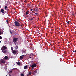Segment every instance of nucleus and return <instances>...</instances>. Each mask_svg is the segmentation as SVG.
Wrapping results in <instances>:
<instances>
[{
  "mask_svg": "<svg viewBox=\"0 0 76 76\" xmlns=\"http://www.w3.org/2000/svg\"><path fill=\"white\" fill-rule=\"evenodd\" d=\"M1 34H2L1 32V31H0V35H1Z\"/></svg>",
  "mask_w": 76,
  "mask_h": 76,
  "instance_id": "nucleus-32",
  "label": "nucleus"
},
{
  "mask_svg": "<svg viewBox=\"0 0 76 76\" xmlns=\"http://www.w3.org/2000/svg\"><path fill=\"white\" fill-rule=\"evenodd\" d=\"M12 53L14 55H15V54H16V51L15 50H13L12 51Z\"/></svg>",
  "mask_w": 76,
  "mask_h": 76,
  "instance_id": "nucleus-5",
  "label": "nucleus"
},
{
  "mask_svg": "<svg viewBox=\"0 0 76 76\" xmlns=\"http://www.w3.org/2000/svg\"><path fill=\"white\" fill-rule=\"evenodd\" d=\"M67 23H68V24H69V23H70V21H68L67 22Z\"/></svg>",
  "mask_w": 76,
  "mask_h": 76,
  "instance_id": "nucleus-21",
  "label": "nucleus"
},
{
  "mask_svg": "<svg viewBox=\"0 0 76 76\" xmlns=\"http://www.w3.org/2000/svg\"><path fill=\"white\" fill-rule=\"evenodd\" d=\"M31 73L32 74H34V72H32Z\"/></svg>",
  "mask_w": 76,
  "mask_h": 76,
  "instance_id": "nucleus-31",
  "label": "nucleus"
},
{
  "mask_svg": "<svg viewBox=\"0 0 76 76\" xmlns=\"http://www.w3.org/2000/svg\"><path fill=\"white\" fill-rule=\"evenodd\" d=\"M12 71H10L9 72L10 73H12Z\"/></svg>",
  "mask_w": 76,
  "mask_h": 76,
  "instance_id": "nucleus-24",
  "label": "nucleus"
},
{
  "mask_svg": "<svg viewBox=\"0 0 76 76\" xmlns=\"http://www.w3.org/2000/svg\"><path fill=\"white\" fill-rule=\"evenodd\" d=\"M4 58L5 60H6V59H7L8 58V57L7 56H6L4 57Z\"/></svg>",
  "mask_w": 76,
  "mask_h": 76,
  "instance_id": "nucleus-13",
  "label": "nucleus"
},
{
  "mask_svg": "<svg viewBox=\"0 0 76 76\" xmlns=\"http://www.w3.org/2000/svg\"><path fill=\"white\" fill-rule=\"evenodd\" d=\"M4 10L3 9H1V12L2 14H4Z\"/></svg>",
  "mask_w": 76,
  "mask_h": 76,
  "instance_id": "nucleus-9",
  "label": "nucleus"
},
{
  "mask_svg": "<svg viewBox=\"0 0 76 76\" xmlns=\"http://www.w3.org/2000/svg\"><path fill=\"white\" fill-rule=\"evenodd\" d=\"M33 9H31V11H32V10H33Z\"/></svg>",
  "mask_w": 76,
  "mask_h": 76,
  "instance_id": "nucleus-30",
  "label": "nucleus"
},
{
  "mask_svg": "<svg viewBox=\"0 0 76 76\" xmlns=\"http://www.w3.org/2000/svg\"><path fill=\"white\" fill-rule=\"evenodd\" d=\"M34 19V17L32 18H31L30 19V20H31V21H32V20L33 19Z\"/></svg>",
  "mask_w": 76,
  "mask_h": 76,
  "instance_id": "nucleus-16",
  "label": "nucleus"
},
{
  "mask_svg": "<svg viewBox=\"0 0 76 76\" xmlns=\"http://www.w3.org/2000/svg\"><path fill=\"white\" fill-rule=\"evenodd\" d=\"M30 57V58H31V57Z\"/></svg>",
  "mask_w": 76,
  "mask_h": 76,
  "instance_id": "nucleus-38",
  "label": "nucleus"
},
{
  "mask_svg": "<svg viewBox=\"0 0 76 76\" xmlns=\"http://www.w3.org/2000/svg\"><path fill=\"white\" fill-rule=\"evenodd\" d=\"M17 64L18 65V66H20V62H18L17 63Z\"/></svg>",
  "mask_w": 76,
  "mask_h": 76,
  "instance_id": "nucleus-11",
  "label": "nucleus"
},
{
  "mask_svg": "<svg viewBox=\"0 0 76 76\" xmlns=\"http://www.w3.org/2000/svg\"><path fill=\"white\" fill-rule=\"evenodd\" d=\"M0 61L2 63L4 64L5 63V61L4 60L1 59L0 60Z\"/></svg>",
  "mask_w": 76,
  "mask_h": 76,
  "instance_id": "nucleus-7",
  "label": "nucleus"
},
{
  "mask_svg": "<svg viewBox=\"0 0 76 76\" xmlns=\"http://www.w3.org/2000/svg\"><path fill=\"white\" fill-rule=\"evenodd\" d=\"M9 75L10 76H11V75H10V74H9Z\"/></svg>",
  "mask_w": 76,
  "mask_h": 76,
  "instance_id": "nucleus-33",
  "label": "nucleus"
},
{
  "mask_svg": "<svg viewBox=\"0 0 76 76\" xmlns=\"http://www.w3.org/2000/svg\"><path fill=\"white\" fill-rule=\"evenodd\" d=\"M14 69V70H15V69Z\"/></svg>",
  "mask_w": 76,
  "mask_h": 76,
  "instance_id": "nucleus-37",
  "label": "nucleus"
},
{
  "mask_svg": "<svg viewBox=\"0 0 76 76\" xmlns=\"http://www.w3.org/2000/svg\"><path fill=\"white\" fill-rule=\"evenodd\" d=\"M35 15H36V16H37V15H38V13H36Z\"/></svg>",
  "mask_w": 76,
  "mask_h": 76,
  "instance_id": "nucleus-28",
  "label": "nucleus"
},
{
  "mask_svg": "<svg viewBox=\"0 0 76 76\" xmlns=\"http://www.w3.org/2000/svg\"><path fill=\"white\" fill-rule=\"evenodd\" d=\"M34 11H35V12H38V9L37 7L35 8L34 9Z\"/></svg>",
  "mask_w": 76,
  "mask_h": 76,
  "instance_id": "nucleus-10",
  "label": "nucleus"
},
{
  "mask_svg": "<svg viewBox=\"0 0 76 76\" xmlns=\"http://www.w3.org/2000/svg\"><path fill=\"white\" fill-rule=\"evenodd\" d=\"M27 76H29V74H27Z\"/></svg>",
  "mask_w": 76,
  "mask_h": 76,
  "instance_id": "nucleus-34",
  "label": "nucleus"
},
{
  "mask_svg": "<svg viewBox=\"0 0 76 76\" xmlns=\"http://www.w3.org/2000/svg\"><path fill=\"white\" fill-rule=\"evenodd\" d=\"M6 22H7V23H8V22H9V20H6Z\"/></svg>",
  "mask_w": 76,
  "mask_h": 76,
  "instance_id": "nucleus-25",
  "label": "nucleus"
},
{
  "mask_svg": "<svg viewBox=\"0 0 76 76\" xmlns=\"http://www.w3.org/2000/svg\"><path fill=\"white\" fill-rule=\"evenodd\" d=\"M18 38H14L13 39V42L14 43H16V41H18Z\"/></svg>",
  "mask_w": 76,
  "mask_h": 76,
  "instance_id": "nucleus-2",
  "label": "nucleus"
},
{
  "mask_svg": "<svg viewBox=\"0 0 76 76\" xmlns=\"http://www.w3.org/2000/svg\"><path fill=\"white\" fill-rule=\"evenodd\" d=\"M15 48H16V49H18V46H16L15 47Z\"/></svg>",
  "mask_w": 76,
  "mask_h": 76,
  "instance_id": "nucleus-27",
  "label": "nucleus"
},
{
  "mask_svg": "<svg viewBox=\"0 0 76 76\" xmlns=\"http://www.w3.org/2000/svg\"><path fill=\"white\" fill-rule=\"evenodd\" d=\"M24 2H25L26 3H27V1H26V0H25V1H24Z\"/></svg>",
  "mask_w": 76,
  "mask_h": 76,
  "instance_id": "nucleus-29",
  "label": "nucleus"
},
{
  "mask_svg": "<svg viewBox=\"0 0 76 76\" xmlns=\"http://www.w3.org/2000/svg\"><path fill=\"white\" fill-rule=\"evenodd\" d=\"M25 57L24 55H22L20 56V60H23V57Z\"/></svg>",
  "mask_w": 76,
  "mask_h": 76,
  "instance_id": "nucleus-8",
  "label": "nucleus"
},
{
  "mask_svg": "<svg viewBox=\"0 0 76 76\" xmlns=\"http://www.w3.org/2000/svg\"><path fill=\"white\" fill-rule=\"evenodd\" d=\"M0 39H2V37L1 36H0Z\"/></svg>",
  "mask_w": 76,
  "mask_h": 76,
  "instance_id": "nucleus-23",
  "label": "nucleus"
},
{
  "mask_svg": "<svg viewBox=\"0 0 76 76\" xmlns=\"http://www.w3.org/2000/svg\"><path fill=\"white\" fill-rule=\"evenodd\" d=\"M11 50H13V47H11Z\"/></svg>",
  "mask_w": 76,
  "mask_h": 76,
  "instance_id": "nucleus-17",
  "label": "nucleus"
},
{
  "mask_svg": "<svg viewBox=\"0 0 76 76\" xmlns=\"http://www.w3.org/2000/svg\"><path fill=\"white\" fill-rule=\"evenodd\" d=\"M34 73H37V71L35 70L34 71Z\"/></svg>",
  "mask_w": 76,
  "mask_h": 76,
  "instance_id": "nucleus-20",
  "label": "nucleus"
},
{
  "mask_svg": "<svg viewBox=\"0 0 76 76\" xmlns=\"http://www.w3.org/2000/svg\"><path fill=\"white\" fill-rule=\"evenodd\" d=\"M27 7L28 8H31V5H30V4H27Z\"/></svg>",
  "mask_w": 76,
  "mask_h": 76,
  "instance_id": "nucleus-12",
  "label": "nucleus"
},
{
  "mask_svg": "<svg viewBox=\"0 0 76 76\" xmlns=\"http://www.w3.org/2000/svg\"><path fill=\"white\" fill-rule=\"evenodd\" d=\"M1 41H0V43H1Z\"/></svg>",
  "mask_w": 76,
  "mask_h": 76,
  "instance_id": "nucleus-35",
  "label": "nucleus"
},
{
  "mask_svg": "<svg viewBox=\"0 0 76 76\" xmlns=\"http://www.w3.org/2000/svg\"><path fill=\"white\" fill-rule=\"evenodd\" d=\"M31 74H32V73L31 72H29V75H31Z\"/></svg>",
  "mask_w": 76,
  "mask_h": 76,
  "instance_id": "nucleus-22",
  "label": "nucleus"
},
{
  "mask_svg": "<svg viewBox=\"0 0 76 76\" xmlns=\"http://www.w3.org/2000/svg\"><path fill=\"white\" fill-rule=\"evenodd\" d=\"M31 67L32 68V69H34V67H37V64L35 63H34L31 66Z\"/></svg>",
  "mask_w": 76,
  "mask_h": 76,
  "instance_id": "nucleus-3",
  "label": "nucleus"
},
{
  "mask_svg": "<svg viewBox=\"0 0 76 76\" xmlns=\"http://www.w3.org/2000/svg\"><path fill=\"white\" fill-rule=\"evenodd\" d=\"M4 9H7V6H5Z\"/></svg>",
  "mask_w": 76,
  "mask_h": 76,
  "instance_id": "nucleus-19",
  "label": "nucleus"
},
{
  "mask_svg": "<svg viewBox=\"0 0 76 76\" xmlns=\"http://www.w3.org/2000/svg\"><path fill=\"white\" fill-rule=\"evenodd\" d=\"M7 49V47L4 46H3L2 48H1V50H4Z\"/></svg>",
  "mask_w": 76,
  "mask_h": 76,
  "instance_id": "nucleus-6",
  "label": "nucleus"
},
{
  "mask_svg": "<svg viewBox=\"0 0 76 76\" xmlns=\"http://www.w3.org/2000/svg\"><path fill=\"white\" fill-rule=\"evenodd\" d=\"M73 52H74L75 53H76V50H75L74 51L73 50Z\"/></svg>",
  "mask_w": 76,
  "mask_h": 76,
  "instance_id": "nucleus-26",
  "label": "nucleus"
},
{
  "mask_svg": "<svg viewBox=\"0 0 76 76\" xmlns=\"http://www.w3.org/2000/svg\"><path fill=\"white\" fill-rule=\"evenodd\" d=\"M2 50V51L3 53L4 54H6L7 53V50L6 49H1Z\"/></svg>",
  "mask_w": 76,
  "mask_h": 76,
  "instance_id": "nucleus-4",
  "label": "nucleus"
},
{
  "mask_svg": "<svg viewBox=\"0 0 76 76\" xmlns=\"http://www.w3.org/2000/svg\"><path fill=\"white\" fill-rule=\"evenodd\" d=\"M24 68L25 69H27V65H26L24 67Z\"/></svg>",
  "mask_w": 76,
  "mask_h": 76,
  "instance_id": "nucleus-15",
  "label": "nucleus"
},
{
  "mask_svg": "<svg viewBox=\"0 0 76 76\" xmlns=\"http://www.w3.org/2000/svg\"><path fill=\"white\" fill-rule=\"evenodd\" d=\"M14 23H15V26H21L20 23H19V22L17 21H15Z\"/></svg>",
  "mask_w": 76,
  "mask_h": 76,
  "instance_id": "nucleus-1",
  "label": "nucleus"
},
{
  "mask_svg": "<svg viewBox=\"0 0 76 76\" xmlns=\"http://www.w3.org/2000/svg\"><path fill=\"white\" fill-rule=\"evenodd\" d=\"M21 76H24V74H23L22 73H21Z\"/></svg>",
  "mask_w": 76,
  "mask_h": 76,
  "instance_id": "nucleus-18",
  "label": "nucleus"
},
{
  "mask_svg": "<svg viewBox=\"0 0 76 76\" xmlns=\"http://www.w3.org/2000/svg\"><path fill=\"white\" fill-rule=\"evenodd\" d=\"M25 72V71H24V72H23V73H24Z\"/></svg>",
  "mask_w": 76,
  "mask_h": 76,
  "instance_id": "nucleus-36",
  "label": "nucleus"
},
{
  "mask_svg": "<svg viewBox=\"0 0 76 76\" xmlns=\"http://www.w3.org/2000/svg\"><path fill=\"white\" fill-rule=\"evenodd\" d=\"M29 11H27L26 12V15H28V14H29Z\"/></svg>",
  "mask_w": 76,
  "mask_h": 76,
  "instance_id": "nucleus-14",
  "label": "nucleus"
}]
</instances>
